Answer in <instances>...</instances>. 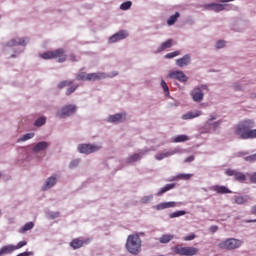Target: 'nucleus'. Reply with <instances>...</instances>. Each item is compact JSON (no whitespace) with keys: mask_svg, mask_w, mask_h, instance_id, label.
I'll list each match as a JSON object with an SVG mask.
<instances>
[{"mask_svg":"<svg viewBox=\"0 0 256 256\" xmlns=\"http://www.w3.org/2000/svg\"><path fill=\"white\" fill-rule=\"evenodd\" d=\"M141 238L139 234H131L126 240V249L131 255H139L141 253Z\"/></svg>","mask_w":256,"mask_h":256,"instance_id":"obj_1","label":"nucleus"},{"mask_svg":"<svg viewBox=\"0 0 256 256\" xmlns=\"http://www.w3.org/2000/svg\"><path fill=\"white\" fill-rule=\"evenodd\" d=\"M253 127H255V122L253 120H244L234 126L233 133L238 137V139L245 140L248 129H253Z\"/></svg>","mask_w":256,"mask_h":256,"instance_id":"obj_2","label":"nucleus"},{"mask_svg":"<svg viewBox=\"0 0 256 256\" xmlns=\"http://www.w3.org/2000/svg\"><path fill=\"white\" fill-rule=\"evenodd\" d=\"M42 59H58V63H65L67 61V55L65 49L59 48L53 51H47L40 55Z\"/></svg>","mask_w":256,"mask_h":256,"instance_id":"obj_3","label":"nucleus"},{"mask_svg":"<svg viewBox=\"0 0 256 256\" xmlns=\"http://www.w3.org/2000/svg\"><path fill=\"white\" fill-rule=\"evenodd\" d=\"M173 253L180 256H194L199 253V248L195 247H184L181 244H178L174 247H172Z\"/></svg>","mask_w":256,"mask_h":256,"instance_id":"obj_4","label":"nucleus"},{"mask_svg":"<svg viewBox=\"0 0 256 256\" xmlns=\"http://www.w3.org/2000/svg\"><path fill=\"white\" fill-rule=\"evenodd\" d=\"M243 245V242L239 239L228 238L218 244L219 249H227L233 251V249H239Z\"/></svg>","mask_w":256,"mask_h":256,"instance_id":"obj_5","label":"nucleus"},{"mask_svg":"<svg viewBox=\"0 0 256 256\" xmlns=\"http://www.w3.org/2000/svg\"><path fill=\"white\" fill-rule=\"evenodd\" d=\"M76 112L77 106L69 104L64 106L61 110H59L56 113V117H58L59 119H65V117H71V115H75Z\"/></svg>","mask_w":256,"mask_h":256,"instance_id":"obj_6","label":"nucleus"},{"mask_svg":"<svg viewBox=\"0 0 256 256\" xmlns=\"http://www.w3.org/2000/svg\"><path fill=\"white\" fill-rule=\"evenodd\" d=\"M101 149V146L95 144H79L78 151L84 155H91V153H97Z\"/></svg>","mask_w":256,"mask_h":256,"instance_id":"obj_7","label":"nucleus"},{"mask_svg":"<svg viewBox=\"0 0 256 256\" xmlns=\"http://www.w3.org/2000/svg\"><path fill=\"white\" fill-rule=\"evenodd\" d=\"M225 175H227V177H234V181H238V183H245V181H247V176L237 170L227 169Z\"/></svg>","mask_w":256,"mask_h":256,"instance_id":"obj_8","label":"nucleus"},{"mask_svg":"<svg viewBox=\"0 0 256 256\" xmlns=\"http://www.w3.org/2000/svg\"><path fill=\"white\" fill-rule=\"evenodd\" d=\"M169 79H177L180 83H187L188 77L183 71H172L168 74Z\"/></svg>","mask_w":256,"mask_h":256,"instance_id":"obj_9","label":"nucleus"},{"mask_svg":"<svg viewBox=\"0 0 256 256\" xmlns=\"http://www.w3.org/2000/svg\"><path fill=\"white\" fill-rule=\"evenodd\" d=\"M127 37H129V33L125 30H120L109 38V43H117V41H123Z\"/></svg>","mask_w":256,"mask_h":256,"instance_id":"obj_10","label":"nucleus"},{"mask_svg":"<svg viewBox=\"0 0 256 256\" xmlns=\"http://www.w3.org/2000/svg\"><path fill=\"white\" fill-rule=\"evenodd\" d=\"M226 7L227 5L219 4V3H211V4L204 5V9H206L207 11H215V13L225 11Z\"/></svg>","mask_w":256,"mask_h":256,"instance_id":"obj_11","label":"nucleus"},{"mask_svg":"<svg viewBox=\"0 0 256 256\" xmlns=\"http://www.w3.org/2000/svg\"><path fill=\"white\" fill-rule=\"evenodd\" d=\"M191 97L195 103H201V101H203V97H205V94L201 88L196 87L192 90Z\"/></svg>","mask_w":256,"mask_h":256,"instance_id":"obj_12","label":"nucleus"},{"mask_svg":"<svg viewBox=\"0 0 256 256\" xmlns=\"http://www.w3.org/2000/svg\"><path fill=\"white\" fill-rule=\"evenodd\" d=\"M126 117V113H117L108 117V123H121L125 121Z\"/></svg>","mask_w":256,"mask_h":256,"instance_id":"obj_13","label":"nucleus"},{"mask_svg":"<svg viewBox=\"0 0 256 256\" xmlns=\"http://www.w3.org/2000/svg\"><path fill=\"white\" fill-rule=\"evenodd\" d=\"M178 205L180 204L177 202H162L156 205L155 209H157V211H163V209H171L173 207H177Z\"/></svg>","mask_w":256,"mask_h":256,"instance_id":"obj_14","label":"nucleus"},{"mask_svg":"<svg viewBox=\"0 0 256 256\" xmlns=\"http://www.w3.org/2000/svg\"><path fill=\"white\" fill-rule=\"evenodd\" d=\"M89 243V240H81L79 238H75L70 242V247L72 249H81L84 245H87Z\"/></svg>","mask_w":256,"mask_h":256,"instance_id":"obj_15","label":"nucleus"},{"mask_svg":"<svg viewBox=\"0 0 256 256\" xmlns=\"http://www.w3.org/2000/svg\"><path fill=\"white\" fill-rule=\"evenodd\" d=\"M191 63V56L189 54H186L182 58H179L176 60V65L178 67H187Z\"/></svg>","mask_w":256,"mask_h":256,"instance_id":"obj_16","label":"nucleus"},{"mask_svg":"<svg viewBox=\"0 0 256 256\" xmlns=\"http://www.w3.org/2000/svg\"><path fill=\"white\" fill-rule=\"evenodd\" d=\"M211 189L212 191H215L219 195H227L229 193H232V191L226 186L215 185V186H212Z\"/></svg>","mask_w":256,"mask_h":256,"instance_id":"obj_17","label":"nucleus"},{"mask_svg":"<svg viewBox=\"0 0 256 256\" xmlns=\"http://www.w3.org/2000/svg\"><path fill=\"white\" fill-rule=\"evenodd\" d=\"M105 73H90L87 75V81H101V79H105Z\"/></svg>","mask_w":256,"mask_h":256,"instance_id":"obj_18","label":"nucleus"},{"mask_svg":"<svg viewBox=\"0 0 256 256\" xmlns=\"http://www.w3.org/2000/svg\"><path fill=\"white\" fill-rule=\"evenodd\" d=\"M171 47H173V39H168L158 47L157 53H162V51H165V49H171Z\"/></svg>","mask_w":256,"mask_h":256,"instance_id":"obj_19","label":"nucleus"},{"mask_svg":"<svg viewBox=\"0 0 256 256\" xmlns=\"http://www.w3.org/2000/svg\"><path fill=\"white\" fill-rule=\"evenodd\" d=\"M8 47H17V45H27L25 38L12 39L7 43Z\"/></svg>","mask_w":256,"mask_h":256,"instance_id":"obj_20","label":"nucleus"},{"mask_svg":"<svg viewBox=\"0 0 256 256\" xmlns=\"http://www.w3.org/2000/svg\"><path fill=\"white\" fill-rule=\"evenodd\" d=\"M49 147V143L42 141L37 143L34 147H33V152L34 153H39V151H45V149H47Z\"/></svg>","mask_w":256,"mask_h":256,"instance_id":"obj_21","label":"nucleus"},{"mask_svg":"<svg viewBox=\"0 0 256 256\" xmlns=\"http://www.w3.org/2000/svg\"><path fill=\"white\" fill-rule=\"evenodd\" d=\"M203 113L201 111L196 112H187L186 114L182 115V119L187 121L189 119H195V117L201 116Z\"/></svg>","mask_w":256,"mask_h":256,"instance_id":"obj_22","label":"nucleus"},{"mask_svg":"<svg viewBox=\"0 0 256 256\" xmlns=\"http://www.w3.org/2000/svg\"><path fill=\"white\" fill-rule=\"evenodd\" d=\"M13 251H15V249L13 248V245L11 244L5 245L2 248H0V256L9 255L13 253Z\"/></svg>","mask_w":256,"mask_h":256,"instance_id":"obj_23","label":"nucleus"},{"mask_svg":"<svg viewBox=\"0 0 256 256\" xmlns=\"http://www.w3.org/2000/svg\"><path fill=\"white\" fill-rule=\"evenodd\" d=\"M175 153H177V151L170 150L168 152L157 154L155 156V159H157V161H161V160L165 159L166 157H171V155H175Z\"/></svg>","mask_w":256,"mask_h":256,"instance_id":"obj_24","label":"nucleus"},{"mask_svg":"<svg viewBox=\"0 0 256 256\" xmlns=\"http://www.w3.org/2000/svg\"><path fill=\"white\" fill-rule=\"evenodd\" d=\"M55 183H57V178H55L54 176L49 177L46 180L43 190L47 191V189H51V187H53V185H55Z\"/></svg>","mask_w":256,"mask_h":256,"instance_id":"obj_25","label":"nucleus"},{"mask_svg":"<svg viewBox=\"0 0 256 256\" xmlns=\"http://www.w3.org/2000/svg\"><path fill=\"white\" fill-rule=\"evenodd\" d=\"M171 189H175V183L167 184L166 186L162 187L158 193H156L157 197L163 195V193H167V191H171Z\"/></svg>","mask_w":256,"mask_h":256,"instance_id":"obj_26","label":"nucleus"},{"mask_svg":"<svg viewBox=\"0 0 256 256\" xmlns=\"http://www.w3.org/2000/svg\"><path fill=\"white\" fill-rule=\"evenodd\" d=\"M234 201L237 205H245L249 202V196H235Z\"/></svg>","mask_w":256,"mask_h":256,"instance_id":"obj_27","label":"nucleus"},{"mask_svg":"<svg viewBox=\"0 0 256 256\" xmlns=\"http://www.w3.org/2000/svg\"><path fill=\"white\" fill-rule=\"evenodd\" d=\"M181 17V14L179 12H176L174 15L170 16L167 20V25H175L177 23V19Z\"/></svg>","mask_w":256,"mask_h":256,"instance_id":"obj_28","label":"nucleus"},{"mask_svg":"<svg viewBox=\"0 0 256 256\" xmlns=\"http://www.w3.org/2000/svg\"><path fill=\"white\" fill-rule=\"evenodd\" d=\"M141 157L142 156L139 153L133 154L126 159V163H135L137 161H141Z\"/></svg>","mask_w":256,"mask_h":256,"instance_id":"obj_29","label":"nucleus"},{"mask_svg":"<svg viewBox=\"0 0 256 256\" xmlns=\"http://www.w3.org/2000/svg\"><path fill=\"white\" fill-rule=\"evenodd\" d=\"M35 227V223L33 222H28L26 223L20 230L19 233H27V231H31Z\"/></svg>","mask_w":256,"mask_h":256,"instance_id":"obj_30","label":"nucleus"},{"mask_svg":"<svg viewBox=\"0 0 256 256\" xmlns=\"http://www.w3.org/2000/svg\"><path fill=\"white\" fill-rule=\"evenodd\" d=\"M175 236L171 234H164L159 238V241L163 244L169 243L172 239H174Z\"/></svg>","mask_w":256,"mask_h":256,"instance_id":"obj_31","label":"nucleus"},{"mask_svg":"<svg viewBox=\"0 0 256 256\" xmlns=\"http://www.w3.org/2000/svg\"><path fill=\"white\" fill-rule=\"evenodd\" d=\"M246 139H256V129L248 128L246 135L244 136Z\"/></svg>","mask_w":256,"mask_h":256,"instance_id":"obj_32","label":"nucleus"},{"mask_svg":"<svg viewBox=\"0 0 256 256\" xmlns=\"http://www.w3.org/2000/svg\"><path fill=\"white\" fill-rule=\"evenodd\" d=\"M183 215H187V212L185 210H179L171 213L169 217L170 219H175L176 217H183Z\"/></svg>","mask_w":256,"mask_h":256,"instance_id":"obj_33","label":"nucleus"},{"mask_svg":"<svg viewBox=\"0 0 256 256\" xmlns=\"http://www.w3.org/2000/svg\"><path fill=\"white\" fill-rule=\"evenodd\" d=\"M35 137V133H27L23 135L20 139H18V143L21 141H29V139H33Z\"/></svg>","mask_w":256,"mask_h":256,"instance_id":"obj_34","label":"nucleus"},{"mask_svg":"<svg viewBox=\"0 0 256 256\" xmlns=\"http://www.w3.org/2000/svg\"><path fill=\"white\" fill-rule=\"evenodd\" d=\"M175 143H183L185 141H189V136L187 135H179L174 139Z\"/></svg>","mask_w":256,"mask_h":256,"instance_id":"obj_35","label":"nucleus"},{"mask_svg":"<svg viewBox=\"0 0 256 256\" xmlns=\"http://www.w3.org/2000/svg\"><path fill=\"white\" fill-rule=\"evenodd\" d=\"M179 55H181V51L177 50L166 54L165 59H174V57H179Z\"/></svg>","mask_w":256,"mask_h":256,"instance_id":"obj_36","label":"nucleus"},{"mask_svg":"<svg viewBox=\"0 0 256 256\" xmlns=\"http://www.w3.org/2000/svg\"><path fill=\"white\" fill-rule=\"evenodd\" d=\"M69 85H73V81L71 80H65L58 84L59 89H65V87H69Z\"/></svg>","mask_w":256,"mask_h":256,"instance_id":"obj_37","label":"nucleus"},{"mask_svg":"<svg viewBox=\"0 0 256 256\" xmlns=\"http://www.w3.org/2000/svg\"><path fill=\"white\" fill-rule=\"evenodd\" d=\"M131 5H133L131 1H126L120 5V9L122 11H127L128 9H131Z\"/></svg>","mask_w":256,"mask_h":256,"instance_id":"obj_38","label":"nucleus"},{"mask_svg":"<svg viewBox=\"0 0 256 256\" xmlns=\"http://www.w3.org/2000/svg\"><path fill=\"white\" fill-rule=\"evenodd\" d=\"M87 73L85 72H80L76 75L77 81H87Z\"/></svg>","mask_w":256,"mask_h":256,"instance_id":"obj_39","label":"nucleus"},{"mask_svg":"<svg viewBox=\"0 0 256 256\" xmlns=\"http://www.w3.org/2000/svg\"><path fill=\"white\" fill-rule=\"evenodd\" d=\"M161 87H162L166 97H168V95H169V86L167 85V82H165V80L161 81Z\"/></svg>","mask_w":256,"mask_h":256,"instance_id":"obj_40","label":"nucleus"},{"mask_svg":"<svg viewBox=\"0 0 256 256\" xmlns=\"http://www.w3.org/2000/svg\"><path fill=\"white\" fill-rule=\"evenodd\" d=\"M45 122H46L45 117H40V118H38V119L35 121L34 125H35L36 127H42V125H45Z\"/></svg>","mask_w":256,"mask_h":256,"instance_id":"obj_41","label":"nucleus"},{"mask_svg":"<svg viewBox=\"0 0 256 256\" xmlns=\"http://www.w3.org/2000/svg\"><path fill=\"white\" fill-rule=\"evenodd\" d=\"M151 201H153V195L144 196L141 198V203L144 204L151 203Z\"/></svg>","mask_w":256,"mask_h":256,"instance_id":"obj_42","label":"nucleus"},{"mask_svg":"<svg viewBox=\"0 0 256 256\" xmlns=\"http://www.w3.org/2000/svg\"><path fill=\"white\" fill-rule=\"evenodd\" d=\"M244 160L248 161V163H255V161H256V153L252 154L250 156L244 157Z\"/></svg>","mask_w":256,"mask_h":256,"instance_id":"obj_43","label":"nucleus"},{"mask_svg":"<svg viewBox=\"0 0 256 256\" xmlns=\"http://www.w3.org/2000/svg\"><path fill=\"white\" fill-rule=\"evenodd\" d=\"M25 245H27V241H20L16 246L13 245L14 251L22 249V247H25Z\"/></svg>","mask_w":256,"mask_h":256,"instance_id":"obj_44","label":"nucleus"},{"mask_svg":"<svg viewBox=\"0 0 256 256\" xmlns=\"http://www.w3.org/2000/svg\"><path fill=\"white\" fill-rule=\"evenodd\" d=\"M79 163H81V161L79 159L72 160L70 162V169H74V167H78Z\"/></svg>","mask_w":256,"mask_h":256,"instance_id":"obj_45","label":"nucleus"},{"mask_svg":"<svg viewBox=\"0 0 256 256\" xmlns=\"http://www.w3.org/2000/svg\"><path fill=\"white\" fill-rule=\"evenodd\" d=\"M221 123H222V121L221 120H219V121H216V122H213V123H209V125L211 126V127H213V129H219V127H221Z\"/></svg>","mask_w":256,"mask_h":256,"instance_id":"obj_46","label":"nucleus"},{"mask_svg":"<svg viewBox=\"0 0 256 256\" xmlns=\"http://www.w3.org/2000/svg\"><path fill=\"white\" fill-rule=\"evenodd\" d=\"M193 177V174H179L178 179H185L186 181L191 179Z\"/></svg>","mask_w":256,"mask_h":256,"instance_id":"obj_47","label":"nucleus"},{"mask_svg":"<svg viewBox=\"0 0 256 256\" xmlns=\"http://www.w3.org/2000/svg\"><path fill=\"white\" fill-rule=\"evenodd\" d=\"M77 85L76 86H72V87H70V88H68L67 90H66V95H71L72 93H75V91H77Z\"/></svg>","mask_w":256,"mask_h":256,"instance_id":"obj_48","label":"nucleus"},{"mask_svg":"<svg viewBox=\"0 0 256 256\" xmlns=\"http://www.w3.org/2000/svg\"><path fill=\"white\" fill-rule=\"evenodd\" d=\"M225 47V41L219 40L216 42V49H223Z\"/></svg>","mask_w":256,"mask_h":256,"instance_id":"obj_49","label":"nucleus"},{"mask_svg":"<svg viewBox=\"0 0 256 256\" xmlns=\"http://www.w3.org/2000/svg\"><path fill=\"white\" fill-rule=\"evenodd\" d=\"M195 234L194 233H191V234H189L188 236H185L184 238H183V240L184 241H193V239H195Z\"/></svg>","mask_w":256,"mask_h":256,"instance_id":"obj_50","label":"nucleus"},{"mask_svg":"<svg viewBox=\"0 0 256 256\" xmlns=\"http://www.w3.org/2000/svg\"><path fill=\"white\" fill-rule=\"evenodd\" d=\"M211 233H217L219 231V227L217 225H213L210 227Z\"/></svg>","mask_w":256,"mask_h":256,"instance_id":"obj_51","label":"nucleus"},{"mask_svg":"<svg viewBox=\"0 0 256 256\" xmlns=\"http://www.w3.org/2000/svg\"><path fill=\"white\" fill-rule=\"evenodd\" d=\"M195 161V156H188L186 159H185V163H191Z\"/></svg>","mask_w":256,"mask_h":256,"instance_id":"obj_52","label":"nucleus"},{"mask_svg":"<svg viewBox=\"0 0 256 256\" xmlns=\"http://www.w3.org/2000/svg\"><path fill=\"white\" fill-rule=\"evenodd\" d=\"M250 182L256 184V172L250 176Z\"/></svg>","mask_w":256,"mask_h":256,"instance_id":"obj_53","label":"nucleus"},{"mask_svg":"<svg viewBox=\"0 0 256 256\" xmlns=\"http://www.w3.org/2000/svg\"><path fill=\"white\" fill-rule=\"evenodd\" d=\"M250 215H255V217H256V205H254L250 208Z\"/></svg>","mask_w":256,"mask_h":256,"instance_id":"obj_54","label":"nucleus"},{"mask_svg":"<svg viewBox=\"0 0 256 256\" xmlns=\"http://www.w3.org/2000/svg\"><path fill=\"white\" fill-rule=\"evenodd\" d=\"M215 119H217V116H215V115H210V118H209V120H208V125H209V123H211V121H215Z\"/></svg>","mask_w":256,"mask_h":256,"instance_id":"obj_55","label":"nucleus"},{"mask_svg":"<svg viewBox=\"0 0 256 256\" xmlns=\"http://www.w3.org/2000/svg\"><path fill=\"white\" fill-rule=\"evenodd\" d=\"M70 61H77V57L74 54H71Z\"/></svg>","mask_w":256,"mask_h":256,"instance_id":"obj_56","label":"nucleus"},{"mask_svg":"<svg viewBox=\"0 0 256 256\" xmlns=\"http://www.w3.org/2000/svg\"><path fill=\"white\" fill-rule=\"evenodd\" d=\"M231 1H235V0H219L220 3H231Z\"/></svg>","mask_w":256,"mask_h":256,"instance_id":"obj_57","label":"nucleus"},{"mask_svg":"<svg viewBox=\"0 0 256 256\" xmlns=\"http://www.w3.org/2000/svg\"><path fill=\"white\" fill-rule=\"evenodd\" d=\"M246 223H256V219H254V220H246Z\"/></svg>","mask_w":256,"mask_h":256,"instance_id":"obj_58","label":"nucleus"},{"mask_svg":"<svg viewBox=\"0 0 256 256\" xmlns=\"http://www.w3.org/2000/svg\"><path fill=\"white\" fill-rule=\"evenodd\" d=\"M242 155H247V153L244 152V153H242Z\"/></svg>","mask_w":256,"mask_h":256,"instance_id":"obj_59","label":"nucleus"},{"mask_svg":"<svg viewBox=\"0 0 256 256\" xmlns=\"http://www.w3.org/2000/svg\"><path fill=\"white\" fill-rule=\"evenodd\" d=\"M0 215H1V210H0Z\"/></svg>","mask_w":256,"mask_h":256,"instance_id":"obj_60","label":"nucleus"},{"mask_svg":"<svg viewBox=\"0 0 256 256\" xmlns=\"http://www.w3.org/2000/svg\"><path fill=\"white\" fill-rule=\"evenodd\" d=\"M0 177H1V173H0Z\"/></svg>","mask_w":256,"mask_h":256,"instance_id":"obj_61","label":"nucleus"}]
</instances>
